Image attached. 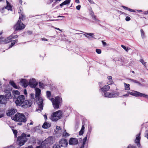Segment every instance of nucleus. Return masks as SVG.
Instances as JSON below:
<instances>
[{
    "label": "nucleus",
    "instance_id": "nucleus-1",
    "mask_svg": "<svg viewBox=\"0 0 148 148\" xmlns=\"http://www.w3.org/2000/svg\"><path fill=\"white\" fill-rule=\"evenodd\" d=\"M36 91L35 96L36 99H38L37 104L38 105V108L36 109V111H39L41 112L43 109V101L42 98L39 97L40 95L41 90L38 88H35Z\"/></svg>",
    "mask_w": 148,
    "mask_h": 148
},
{
    "label": "nucleus",
    "instance_id": "nucleus-2",
    "mask_svg": "<svg viewBox=\"0 0 148 148\" xmlns=\"http://www.w3.org/2000/svg\"><path fill=\"white\" fill-rule=\"evenodd\" d=\"M29 134H27L24 133H22L21 136L18 137L17 141H19L18 145L21 146L24 145L28 140L27 137H30Z\"/></svg>",
    "mask_w": 148,
    "mask_h": 148
},
{
    "label": "nucleus",
    "instance_id": "nucleus-3",
    "mask_svg": "<svg viewBox=\"0 0 148 148\" xmlns=\"http://www.w3.org/2000/svg\"><path fill=\"white\" fill-rule=\"evenodd\" d=\"M52 103L53 107L55 109H58L60 103L62 101V98L59 97H56L55 99L51 98L50 99Z\"/></svg>",
    "mask_w": 148,
    "mask_h": 148
},
{
    "label": "nucleus",
    "instance_id": "nucleus-4",
    "mask_svg": "<svg viewBox=\"0 0 148 148\" xmlns=\"http://www.w3.org/2000/svg\"><path fill=\"white\" fill-rule=\"evenodd\" d=\"M25 18H21V16H19V20L14 27L15 31L21 30L25 28V25L21 21V20H23Z\"/></svg>",
    "mask_w": 148,
    "mask_h": 148
},
{
    "label": "nucleus",
    "instance_id": "nucleus-5",
    "mask_svg": "<svg viewBox=\"0 0 148 148\" xmlns=\"http://www.w3.org/2000/svg\"><path fill=\"white\" fill-rule=\"evenodd\" d=\"M13 119L17 121L25 123L26 121L25 116L22 114L17 113L14 116Z\"/></svg>",
    "mask_w": 148,
    "mask_h": 148
},
{
    "label": "nucleus",
    "instance_id": "nucleus-6",
    "mask_svg": "<svg viewBox=\"0 0 148 148\" xmlns=\"http://www.w3.org/2000/svg\"><path fill=\"white\" fill-rule=\"evenodd\" d=\"M62 113L60 110H58L53 113L51 119L53 121H56L60 119L62 116Z\"/></svg>",
    "mask_w": 148,
    "mask_h": 148
},
{
    "label": "nucleus",
    "instance_id": "nucleus-7",
    "mask_svg": "<svg viewBox=\"0 0 148 148\" xmlns=\"http://www.w3.org/2000/svg\"><path fill=\"white\" fill-rule=\"evenodd\" d=\"M129 95L135 97H143L145 98H148V95L136 91H134L133 92H129Z\"/></svg>",
    "mask_w": 148,
    "mask_h": 148
},
{
    "label": "nucleus",
    "instance_id": "nucleus-8",
    "mask_svg": "<svg viewBox=\"0 0 148 148\" xmlns=\"http://www.w3.org/2000/svg\"><path fill=\"white\" fill-rule=\"evenodd\" d=\"M25 99V97L23 95L18 96L15 101L16 105L17 106H20L23 104Z\"/></svg>",
    "mask_w": 148,
    "mask_h": 148
},
{
    "label": "nucleus",
    "instance_id": "nucleus-9",
    "mask_svg": "<svg viewBox=\"0 0 148 148\" xmlns=\"http://www.w3.org/2000/svg\"><path fill=\"white\" fill-rule=\"evenodd\" d=\"M32 104V102L31 100H26L24 101L21 107L24 108H27L31 106Z\"/></svg>",
    "mask_w": 148,
    "mask_h": 148
},
{
    "label": "nucleus",
    "instance_id": "nucleus-10",
    "mask_svg": "<svg viewBox=\"0 0 148 148\" xmlns=\"http://www.w3.org/2000/svg\"><path fill=\"white\" fill-rule=\"evenodd\" d=\"M28 84L31 87L35 88L37 85L38 83L35 79L32 78L30 79Z\"/></svg>",
    "mask_w": 148,
    "mask_h": 148
},
{
    "label": "nucleus",
    "instance_id": "nucleus-11",
    "mask_svg": "<svg viewBox=\"0 0 148 148\" xmlns=\"http://www.w3.org/2000/svg\"><path fill=\"white\" fill-rule=\"evenodd\" d=\"M8 100L4 95H0V103L5 105L7 104Z\"/></svg>",
    "mask_w": 148,
    "mask_h": 148
},
{
    "label": "nucleus",
    "instance_id": "nucleus-12",
    "mask_svg": "<svg viewBox=\"0 0 148 148\" xmlns=\"http://www.w3.org/2000/svg\"><path fill=\"white\" fill-rule=\"evenodd\" d=\"M6 2L7 3L6 6L2 8L1 10V12L2 13H3L4 12V10L5 9H7L8 10L11 11L12 10V7L10 3L7 0H6Z\"/></svg>",
    "mask_w": 148,
    "mask_h": 148
},
{
    "label": "nucleus",
    "instance_id": "nucleus-13",
    "mask_svg": "<svg viewBox=\"0 0 148 148\" xmlns=\"http://www.w3.org/2000/svg\"><path fill=\"white\" fill-rule=\"evenodd\" d=\"M67 145L68 142L65 139H61L59 141V145L60 146V147H66L67 146Z\"/></svg>",
    "mask_w": 148,
    "mask_h": 148
},
{
    "label": "nucleus",
    "instance_id": "nucleus-14",
    "mask_svg": "<svg viewBox=\"0 0 148 148\" xmlns=\"http://www.w3.org/2000/svg\"><path fill=\"white\" fill-rule=\"evenodd\" d=\"M17 37V35H15V34H13L5 40V42L6 43H8L10 42L11 39L16 38Z\"/></svg>",
    "mask_w": 148,
    "mask_h": 148
},
{
    "label": "nucleus",
    "instance_id": "nucleus-15",
    "mask_svg": "<svg viewBox=\"0 0 148 148\" xmlns=\"http://www.w3.org/2000/svg\"><path fill=\"white\" fill-rule=\"evenodd\" d=\"M69 143L70 145H74L77 144L78 142L77 140L75 138H72L70 139Z\"/></svg>",
    "mask_w": 148,
    "mask_h": 148
},
{
    "label": "nucleus",
    "instance_id": "nucleus-16",
    "mask_svg": "<svg viewBox=\"0 0 148 148\" xmlns=\"http://www.w3.org/2000/svg\"><path fill=\"white\" fill-rule=\"evenodd\" d=\"M140 133H139L136 135L135 142L137 144V146L139 147L140 145Z\"/></svg>",
    "mask_w": 148,
    "mask_h": 148
},
{
    "label": "nucleus",
    "instance_id": "nucleus-17",
    "mask_svg": "<svg viewBox=\"0 0 148 148\" xmlns=\"http://www.w3.org/2000/svg\"><path fill=\"white\" fill-rule=\"evenodd\" d=\"M22 86L25 88L28 85V82L25 79H22L20 81Z\"/></svg>",
    "mask_w": 148,
    "mask_h": 148
},
{
    "label": "nucleus",
    "instance_id": "nucleus-18",
    "mask_svg": "<svg viewBox=\"0 0 148 148\" xmlns=\"http://www.w3.org/2000/svg\"><path fill=\"white\" fill-rule=\"evenodd\" d=\"M17 110L16 109H11L8 111V112L7 113V114L8 116H11L16 112Z\"/></svg>",
    "mask_w": 148,
    "mask_h": 148
},
{
    "label": "nucleus",
    "instance_id": "nucleus-19",
    "mask_svg": "<svg viewBox=\"0 0 148 148\" xmlns=\"http://www.w3.org/2000/svg\"><path fill=\"white\" fill-rule=\"evenodd\" d=\"M110 88V86L108 85H106L101 88V90L104 92V93H106V91H108Z\"/></svg>",
    "mask_w": 148,
    "mask_h": 148
},
{
    "label": "nucleus",
    "instance_id": "nucleus-20",
    "mask_svg": "<svg viewBox=\"0 0 148 148\" xmlns=\"http://www.w3.org/2000/svg\"><path fill=\"white\" fill-rule=\"evenodd\" d=\"M102 95L105 97L109 98L112 97V92H106L104 93L103 94H102Z\"/></svg>",
    "mask_w": 148,
    "mask_h": 148
},
{
    "label": "nucleus",
    "instance_id": "nucleus-21",
    "mask_svg": "<svg viewBox=\"0 0 148 148\" xmlns=\"http://www.w3.org/2000/svg\"><path fill=\"white\" fill-rule=\"evenodd\" d=\"M5 95H4L6 98L9 100L12 98V96L9 90H7L6 92Z\"/></svg>",
    "mask_w": 148,
    "mask_h": 148
},
{
    "label": "nucleus",
    "instance_id": "nucleus-22",
    "mask_svg": "<svg viewBox=\"0 0 148 148\" xmlns=\"http://www.w3.org/2000/svg\"><path fill=\"white\" fill-rule=\"evenodd\" d=\"M51 126L50 123L47 122H45L42 125V127L45 129H46L49 128Z\"/></svg>",
    "mask_w": 148,
    "mask_h": 148
},
{
    "label": "nucleus",
    "instance_id": "nucleus-23",
    "mask_svg": "<svg viewBox=\"0 0 148 148\" xmlns=\"http://www.w3.org/2000/svg\"><path fill=\"white\" fill-rule=\"evenodd\" d=\"M45 139L49 144H51L53 143V136L49 137Z\"/></svg>",
    "mask_w": 148,
    "mask_h": 148
},
{
    "label": "nucleus",
    "instance_id": "nucleus-24",
    "mask_svg": "<svg viewBox=\"0 0 148 148\" xmlns=\"http://www.w3.org/2000/svg\"><path fill=\"white\" fill-rule=\"evenodd\" d=\"M48 144V143L47 142V141H46V140L45 139L42 142L41 145L40 146H41L42 148H43L47 146Z\"/></svg>",
    "mask_w": 148,
    "mask_h": 148
},
{
    "label": "nucleus",
    "instance_id": "nucleus-25",
    "mask_svg": "<svg viewBox=\"0 0 148 148\" xmlns=\"http://www.w3.org/2000/svg\"><path fill=\"white\" fill-rule=\"evenodd\" d=\"M10 84L15 88L19 89L20 88V87L17 86L13 81H10Z\"/></svg>",
    "mask_w": 148,
    "mask_h": 148
},
{
    "label": "nucleus",
    "instance_id": "nucleus-26",
    "mask_svg": "<svg viewBox=\"0 0 148 148\" xmlns=\"http://www.w3.org/2000/svg\"><path fill=\"white\" fill-rule=\"evenodd\" d=\"M129 80H130V82H132V83H134L136 84H138L139 85L141 86V84H140V83L138 82V81L132 79H129Z\"/></svg>",
    "mask_w": 148,
    "mask_h": 148
},
{
    "label": "nucleus",
    "instance_id": "nucleus-27",
    "mask_svg": "<svg viewBox=\"0 0 148 148\" xmlns=\"http://www.w3.org/2000/svg\"><path fill=\"white\" fill-rule=\"evenodd\" d=\"M84 35L88 39L90 38L89 36L92 37L94 36V34L92 33H85V34H84Z\"/></svg>",
    "mask_w": 148,
    "mask_h": 148
},
{
    "label": "nucleus",
    "instance_id": "nucleus-28",
    "mask_svg": "<svg viewBox=\"0 0 148 148\" xmlns=\"http://www.w3.org/2000/svg\"><path fill=\"white\" fill-rule=\"evenodd\" d=\"M71 1V0H66L64 2L60 4V6H62L63 5H66L69 4Z\"/></svg>",
    "mask_w": 148,
    "mask_h": 148
},
{
    "label": "nucleus",
    "instance_id": "nucleus-29",
    "mask_svg": "<svg viewBox=\"0 0 148 148\" xmlns=\"http://www.w3.org/2000/svg\"><path fill=\"white\" fill-rule=\"evenodd\" d=\"M108 78L109 81L108 82V84L109 85H110L113 83V82L112 80V77L111 76H108Z\"/></svg>",
    "mask_w": 148,
    "mask_h": 148
},
{
    "label": "nucleus",
    "instance_id": "nucleus-30",
    "mask_svg": "<svg viewBox=\"0 0 148 148\" xmlns=\"http://www.w3.org/2000/svg\"><path fill=\"white\" fill-rule=\"evenodd\" d=\"M19 9L20 10V12H19L18 13L20 14V16H21V18H25V16L21 10H22V8L21 7H20Z\"/></svg>",
    "mask_w": 148,
    "mask_h": 148
},
{
    "label": "nucleus",
    "instance_id": "nucleus-31",
    "mask_svg": "<svg viewBox=\"0 0 148 148\" xmlns=\"http://www.w3.org/2000/svg\"><path fill=\"white\" fill-rule=\"evenodd\" d=\"M112 97H115L118 96L119 92L116 91H113L112 92Z\"/></svg>",
    "mask_w": 148,
    "mask_h": 148
},
{
    "label": "nucleus",
    "instance_id": "nucleus-32",
    "mask_svg": "<svg viewBox=\"0 0 148 148\" xmlns=\"http://www.w3.org/2000/svg\"><path fill=\"white\" fill-rule=\"evenodd\" d=\"M122 60V59H118V60H115V61L116 62H117V63L119 64V65H122L123 64H125V63L123 62V61H121Z\"/></svg>",
    "mask_w": 148,
    "mask_h": 148
},
{
    "label": "nucleus",
    "instance_id": "nucleus-33",
    "mask_svg": "<svg viewBox=\"0 0 148 148\" xmlns=\"http://www.w3.org/2000/svg\"><path fill=\"white\" fill-rule=\"evenodd\" d=\"M91 15L92 16V18L96 22H99L100 21L96 18V16L94 15V14L93 12H92L91 14Z\"/></svg>",
    "mask_w": 148,
    "mask_h": 148
},
{
    "label": "nucleus",
    "instance_id": "nucleus-34",
    "mask_svg": "<svg viewBox=\"0 0 148 148\" xmlns=\"http://www.w3.org/2000/svg\"><path fill=\"white\" fill-rule=\"evenodd\" d=\"M84 125H82V127L81 129L80 130V131L79 132V135H82L84 132Z\"/></svg>",
    "mask_w": 148,
    "mask_h": 148
},
{
    "label": "nucleus",
    "instance_id": "nucleus-35",
    "mask_svg": "<svg viewBox=\"0 0 148 148\" xmlns=\"http://www.w3.org/2000/svg\"><path fill=\"white\" fill-rule=\"evenodd\" d=\"M11 45H10L9 48H11V47L13 46L16 43H17V40H11Z\"/></svg>",
    "mask_w": 148,
    "mask_h": 148
},
{
    "label": "nucleus",
    "instance_id": "nucleus-36",
    "mask_svg": "<svg viewBox=\"0 0 148 148\" xmlns=\"http://www.w3.org/2000/svg\"><path fill=\"white\" fill-rule=\"evenodd\" d=\"M125 86V89L126 90H130V85L129 84H126L125 83H124Z\"/></svg>",
    "mask_w": 148,
    "mask_h": 148
},
{
    "label": "nucleus",
    "instance_id": "nucleus-37",
    "mask_svg": "<svg viewBox=\"0 0 148 148\" xmlns=\"http://www.w3.org/2000/svg\"><path fill=\"white\" fill-rule=\"evenodd\" d=\"M141 36L142 38L143 39L145 37V33L144 31L142 29H141L140 30Z\"/></svg>",
    "mask_w": 148,
    "mask_h": 148
},
{
    "label": "nucleus",
    "instance_id": "nucleus-38",
    "mask_svg": "<svg viewBox=\"0 0 148 148\" xmlns=\"http://www.w3.org/2000/svg\"><path fill=\"white\" fill-rule=\"evenodd\" d=\"M87 139V137L84 138L83 140L82 145L81 146H83L84 147V145L86 144V143Z\"/></svg>",
    "mask_w": 148,
    "mask_h": 148
},
{
    "label": "nucleus",
    "instance_id": "nucleus-39",
    "mask_svg": "<svg viewBox=\"0 0 148 148\" xmlns=\"http://www.w3.org/2000/svg\"><path fill=\"white\" fill-rule=\"evenodd\" d=\"M13 94L15 95H20V92L17 90H14L13 91Z\"/></svg>",
    "mask_w": 148,
    "mask_h": 148
},
{
    "label": "nucleus",
    "instance_id": "nucleus-40",
    "mask_svg": "<svg viewBox=\"0 0 148 148\" xmlns=\"http://www.w3.org/2000/svg\"><path fill=\"white\" fill-rule=\"evenodd\" d=\"M121 47L123 48L126 51L128 52L129 50L130 49V48H129L123 45H121Z\"/></svg>",
    "mask_w": 148,
    "mask_h": 148
},
{
    "label": "nucleus",
    "instance_id": "nucleus-41",
    "mask_svg": "<svg viewBox=\"0 0 148 148\" xmlns=\"http://www.w3.org/2000/svg\"><path fill=\"white\" fill-rule=\"evenodd\" d=\"M69 134L67 133L66 132V130H65L64 131V133L63 134V136L64 137H67L69 136Z\"/></svg>",
    "mask_w": 148,
    "mask_h": 148
},
{
    "label": "nucleus",
    "instance_id": "nucleus-42",
    "mask_svg": "<svg viewBox=\"0 0 148 148\" xmlns=\"http://www.w3.org/2000/svg\"><path fill=\"white\" fill-rule=\"evenodd\" d=\"M46 95L47 97L49 98L51 96V92L50 91H47L46 92Z\"/></svg>",
    "mask_w": 148,
    "mask_h": 148
},
{
    "label": "nucleus",
    "instance_id": "nucleus-43",
    "mask_svg": "<svg viewBox=\"0 0 148 148\" xmlns=\"http://www.w3.org/2000/svg\"><path fill=\"white\" fill-rule=\"evenodd\" d=\"M12 131L13 132V133L14 134V136L15 138H16L17 137V131L16 130L12 129Z\"/></svg>",
    "mask_w": 148,
    "mask_h": 148
},
{
    "label": "nucleus",
    "instance_id": "nucleus-44",
    "mask_svg": "<svg viewBox=\"0 0 148 148\" xmlns=\"http://www.w3.org/2000/svg\"><path fill=\"white\" fill-rule=\"evenodd\" d=\"M15 147V146L14 144H13L10 146H8L7 147H4L3 148H14Z\"/></svg>",
    "mask_w": 148,
    "mask_h": 148
},
{
    "label": "nucleus",
    "instance_id": "nucleus-45",
    "mask_svg": "<svg viewBox=\"0 0 148 148\" xmlns=\"http://www.w3.org/2000/svg\"><path fill=\"white\" fill-rule=\"evenodd\" d=\"M53 148H60V146L57 144H56L53 146Z\"/></svg>",
    "mask_w": 148,
    "mask_h": 148
},
{
    "label": "nucleus",
    "instance_id": "nucleus-46",
    "mask_svg": "<svg viewBox=\"0 0 148 148\" xmlns=\"http://www.w3.org/2000/svg\"><path fill=\"white\" fill-rule=\"evenodd\" d=\"M39 87L40 88H43L44 87L43 84L42 82H39Z\"/></svg>",
    "mask_w": 148,
    "mask_h": 148
},
{
    "label": "nucleus",
    "instance_id": "nucleus-47",
    "mask_svg": "<svg viewBox=\"0 0 148 148\" xmlns=\"http://www.w3.org/2000/svg\"><path fill=\"white\" fill-rule=\"evenodd\" d=\"M96 52L99 54H100L101 52V50L99 49H96Z\"/></svg>",
    "mask_w": 148,
    "mask_h": 148
},
{
    "label": "nucleus",
    "instance_id": "nucleus-48",
    "mask_svg": "<svg viewBox=\"0 0 148 148\" xmlns=\"http://www.w3.org/2000/svg\"><path fill=\"white\" fill-rule=\"evenodd\" d=\"M140 62L145 66L146 62H144V60L143 59H140Z\"/></svg>",
    "mask_w": 148,
    "mask_h": 148
},
{
    "label": "nucleus",
    "instance_id": "nucleus-49",
    "mask_svg": "<svg viewBox=\"0 0 148 148\" xmlns=\"http://www.w3.org/2000/svg\"><path fill=\"white\" fill-rule=\"evenodd\" d=\"M61 129L60 126H56V130H57L58 132H59V131H60Z\"/></svg>",
    "mask_w": 148,
    "mask_h": 148
},
{
    "label": "nucleus",
    "instance_id": "nucleus-50",
    "mask_svg": "<svg viewBox=\"0 0 148 148\" xmlns=\"http://www.w3.org/2000/svg\"><path fill=\"white\" fill-rule=\"evenodd\" d=\"M121 7L123 8L125 10H128V11H129V8L126 7H125V6H122Z\"/></svg>",
    "mask_w": 148,
    "mask_h": 148
},
{
    "label": "nucleus",
    "instance_id": "nucleus-51",
    "mask_svg": "<svg viewBox=\"0 0 148 148\" xmlns=\"http://www.w3.org/2000/svg\"><path fill=\"white\" fill-rule=\"evenodd\" d=\"M125 20L127 21H129L130 20V18L129 16H127L125 18Z\"/></svg>",
    "mask_w": 148,
    "mask_h": 148
},
{
    "label": "nucleus",
    "instance_id": "nucleus-52",
    "mask_svg": "<svg viewBox=\"0 0 148 148\" xmlns=\"http://www.w3.org/2000/svg\"><path fill=\"white\" fill-rule=\"evenodd\" d=\"M145 136L148 139V131H147L146 132Z\"/></svg>",
    "mask_w": 148,
    "mask_h": 148
},
{
    "label": "nucleus",
    "instance_id": "nucleus-53",
    "mask_svg": "<svg viewBox=\"0 0 148 148\" xmlns=\"http://www.w3.org/2000/svg\"><path fill=\"white\" fill-rule=\"evenodd\" d=\"M80 8L81 5H79L76 6V8L78 10H79L80 9Z\"/></svg>",
    "mask_w": 148,
    "mask_h": 148
},
{
    "label": "nucleus",
    "instance_id": "nucleus-54",
    "mask_svg": "<svg viewBox=\"0 0 148 148\" xmlns=\"http://www.w3.org/2000/svg\"><path fill=\"white\" fill-rule=\"evenodd\" d=\"M24 93L25 95H27V92L26 89H24Z\"/></svg>",
    "mask_w": 148,
    "mask_h": 148
},
{
    "label": "nucleus",
    "instance_id": "nucleus-55",
    "mask_svg": "<svg viewBox=\"0 0 148 148\" xmlns=\"http://www.w3.org/2000/svg\"><path fill=\"white\" fill-rule=\"evenodd\" d=\"M102 82H99V86L100 87V88L101 89V88L102 87Z\"/></svg>",
    "mask_w": 148,
    "mask_h": 148
},
{
    "label": "nucleus",
    "instance_id": "nucleus-56",
    "mask_svg": "<svg viewBox=\"0 0 148 148\" xmlns=\"http://www.w3.org/2000/svg\"><path fill=\"white\" fill-rule=\"evenodd\" d=\"M129 11L132 12H135V11L134 10L130 9V8H129Z\"/></svg>",
    "mask_w": 148,
    "mask_h": 148
},
{
    "label": "nucleus",
    "instance_id": "nucleus-57",
    "mask_svg": "<svg viewBox=\"0 0 148 148\" xmlns=\"http://www.w3.org/2000/svg\"><path fill=\"white\" fill-rule=\"evenodd\" d=\"M41 40H44V41H47V39H46V38H41Z\"/></svg>",
    "mask_w": 148,
    "mask_h": 148
},
{
    "label": "nucleus",
    "instance_id": "nucleus-58",
    "mask_svg": "<svg viewBox=\"0 0 148 148\" xmlns=\"http://www.w3.org/2000/svg\"><path fill=\"white\" fill-rule=\"evenodd\" d=\"M43 116L44 117L45 119V120H46L47 119V116L46 114H45L43 115Z\"/></svg>",
    "mask_w": 148,
    "mask_h": 148
},
{
    "label": "nucleus",
    "instance_id": "nucleus-59",
    "mask_svg": "<svg viewBox=\"0 0 148 148\" xmlns=\"http://www.w3.org/2000/svg\"><path fill=\"white\" fill-rule=\"evenodd\" d=\"M129 92H128V93H127L126 94H125V95H123V96L124 97H128L129 96Z\"/></svg>",
    "mask_w": 148,
    "mask_h": 148
},
{
    "label": "nucleus",
    "instance_id": "nucleus-60",
    "mask_svg": "<svg viewBox=\"0 0 148 148\" xmlns=\"http://www.w3.org/2000/svg\"><path fill=\"white\" fill-rule=\"evenodd\" d=\"M102 42V44L103 45H104V46H105V45H106V44H107L104 41H103Z\"/></svg>",
    "mask_w": 148,
    "mask_h": 148
},
{
    "label": "nucleus",
    "instance_id": "nucleus-61",
    "mask_svg": "<svg viewBox=\"0 0 148 148\" xmlns=\"http://www.w3.org/2000/svg\"><path fill=\"white\" fill-rule=\"evenodd\" d=\"M88 1L91 3H94L92 0H88Z\"/></svg>",
    "mask_w": 148,
    "mask_h": 148
},
{
    "label": "nucleus",
    "instance_id": "nucleus-62",
    "mask_svg": "<svg viewBox=\"0 0 148 148\" xmlns=\"http://www.w3.org/2000/svg\"><path fill=\"white\" fill-rule=\"evenodd\" d=\"M27 33L29 34H32V31H28L27 32Z\"/></svg>",
    "mask_w": 148,
    "mask_h": 148
},
{
    "label": "nucleus",
    "instance_id": "nucleus-63",
    "mask_svg": "<svg viewBox=\"0 0 148 148\" xmlns=\"http://www.w3.org/2000/svg\"><path fill=\"white\" fill-rule=\"evenodd\" d=\"M75 2L76 3H79V0H75Z\"/></svg>",
    "mask_w": 148,
    "mask_h": 148
},
{
    "label": "nucleus",
    "instance_id": "nucleus-64",
    "mask_svg": "<svg viewBox=\"0 0 148 148\" xmlns=\"http://www.w3.org/2000/svg\"><path fill=\"white\" fill-rule=\"evenodd\" d=\"M144 14H148V12L146 11V12H144Z\"/></svg>",
    "mask_w": 148,
    "mask_h": 148
}]
</instances>
